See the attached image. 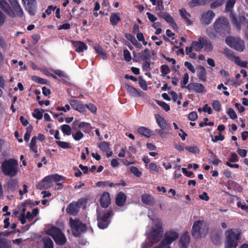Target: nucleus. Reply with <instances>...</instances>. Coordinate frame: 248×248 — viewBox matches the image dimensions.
<instances>
[{"label":"nucleus","mask_w":248,"mask_h":248,"mask_svg":"<svg viewBox=\"0 0 248 248\" xmlns=\"http://www.w3.org/2000/svg\"><path fill=\"white\" fill-rule=\"evenodd\" d=\"M198 118L197 114L196 112L192 111L188 115V119L191 121H195Z\"/></svg>","instance_id":"nucleus-64"},{"label":"nucleus","mask_w":248,"mask_h":248,"mask_svg":"<svg viewBox=\"0 0 248 248\" xmlns=\"http://www.w3.org/2000/svg\"><path fill=\"white\" fill-rule=\"evenodd\" d=\"M226 0V11H231L235 3L236 0Z\"/></svg>","instance_id":"nucleus-42"},{"label":"nucleus","mask_w":248,"mask_h":248,"mask_svg":"<svg viewBox=\"0 0 248 248\" xmlns=\"http://www.w3.org/2000/svg\"><path fill=\"white\" fill-rule=\"evenodd\" d=\"M71 42L75 46V50L77 52L80 53L87 49V45L82 42L72 41Z\"/></svg>","instance_id":"nucleus-21"},{"label":"nucleus","mask_w":248,"mask_h":248,"mask_svg":"<svg viewBox=\"0 0 248 248\" xmlns=\"http://www.w3.org/2000/svg\"><path fill=\"white\" fill-rule=\"evenodd\" d=\"M203 41H204V38L200 37L198 41H194L192 43V47L196 51L201 50L203 48Z\"/></svg>","instance_id":"nucleus-28"},{"label":"nucleus","mask_w":248,"mask_h":248,"mask_svg":"<svg viewBox=\"0 0 248 248\" xmlns=\"http://www.w3.org/2000/svg\"><path fill=\"white\" fill-rule=\"evenodd\" d=\"M190 238L187 232L184 233L180 237L179 240V245L181 248H186V246L189 244Z\"/></svg>","instance_id":"nucleus-22"},{"label":"nucleus","mask_w":248,"mask_h":248,"mask_svg":"<svg viewBox=\"0 0 248 248\" xmlns=\"http://www.w3.org/2000/svg\"><path fill=\"white\" fill-rule=\"evenodd\" d=\"M44 112V111L42 109H35L32 113V115L37 119L40 120L43 117Z\"/></svg>","instance_id":"nucleus-41"},{"label":"nucleus","mask_w":248,"mask_h":248,"mask_svg":"<svg viewBox=\"0 0 248 248\" xmlns=\"http://www.w3.org/2000/svg\"><path fill=\"white\" fill-rule=\"evenodd\" d=\"M12 7L13 8L12 10H13L15 15L14 17L18 16L21 17L23 16V11L19 3H17Z\"/></svg>","instance_id":"nucleus-29"},{"label":"nucleus","mask_w":248,"mask_h":248,"mask_svg":"<svg viewBox=\"0 0 248 248\" xmlns=\"http://www.w3.org/2000/svg\"><path fill=\"white\" fill-rule=\"evenodd\" d=\"M69 223L73 233L76 236H78L86 230V226L78 219L74 220L70 218Z\"/></svg>","instance_id":"nucleus-10"},{"label":"nucleus","mask_w":248,"mask_h":248,"mask_svg":"<svg viewBox=\"0 0 248 248\" xmlns=\"http://www.w3.org/2000/svg\"><path fill=\"white\" fill-rule=\"evenodd\" d=\"M224 139V136H223L221 133H219L218 136H216L214 138H212L211 140L214 142H216L219 140H222Z\"/></svg>","instance_id":"nucleus-62"},{"label":"nucleus","mask_w":248,"mask_h":248,"mask_svg":"<svg viewBox=\"0 0 248 248\" xmlns=\"http://www.w3.org/2000/svg\"><path fill=\"white\" fill-rule=\"evenodd\" d=\"M46 233L51 236L55 243L59 245H63L66 241V238L61 230L55 227L45 228Z\"/></svg>","instance_id":"nucleus-7"},{"label":"nucleus","mask_w":248,"mask_h":248,"mask_svg":"<svg viewBox=\"0 0 248 248\" xmlns=\"http://www.w3.org/2000/svg\"><path fill=\"white\" fill-rule=\"evenodd\" d=\"M179 11L181 16L184 19L186 24L187 25H191L192 24V22L190 19L191 17L190 14L184 8L180 9Z\"/></svg>","instance_id":"nucleus-20"},{"label":"nucleus","mask_w":248,"mask_h":248,"mask_svg":"<svg viewBox=\"0 0 248 248\" xmlns=\"http://www.w3.org/2000/svg\"><path fill=\"white\" fill-rule=\"evenodd\" d=\"M203 225V221L202 220L195 221L192 228L193 235L199 236L202 234V227Z\"/></svg>","instance_id":"nucleus-13"},{"label":"nucleus","mask_w":248,"mask_h":248,"mask_svg":"<svg viewBox=\"0 0 248 248\" xmlns=\"http://www.w3.org/2000/svg\"><path fill=\"white\" fill-rule=\"evenodd\" d=\"M120 20L119 13L112 14L110 16V22L113 25H116Z\"/></svg>","instance_id":"nucleus-35"},{"label":"nucleus","mask_w":248,"mask_h":248,"mask_svg":"<svg viewBox=\"0 0 248 248\" xmlns=\"http://www.w3.org/2000/svg\"><path fill=\"white\" fill-rule=\"evenodd\" d=\"M54 73L60 78H67V75L63 71H62V70H55L54 71Z\"/></svg>","instance_id":"nucleus-53"},{"label":"nucleus","mask_w":248,"mask_h":248,"mask_svg":"<svg viewBox=\"0 0 248 248\" xmlns=\"http://www.w3.org/2000/svg\"><path fill=\"white\" fill-rule=\"evenodd\" d=\"M214 32L207 29L206 32L211 38H214L217 34L222 35L229 32L231 28L227 18L221 17L217 19L214 23Z\"/></svg>","instance_id":"nucleus-2"},{"label":"nucleus","mask_w":248,"mask_h":248,"mask_svg":"<svg viewBox=\"0 0 248 248\" xmlns=\"http://www.w3.org/2000/svg\"><path fill=\"white\" fill-rule=\"evenodd\" d=\"M225 248H236L241 236L239 231L236 229H230L225 232Z\"/></svg>","instance_id":"nucleus-4"},{"label":"nucleus","mask_w":248,"mask_h":248,"mask_svg":"<svg viewBox=\"0 0 248 248\" xmlns=\"http://www.w3.org/2000/svg\"><path fill=\"white\" fill-rule=\"evenodd\" d=\"M161 73L162 74L165 75L170 72V70L167 65H163L161 67Z\"/></svg>","instance_id":"nucleus-59"},{"label":"nucleus","mask_w":248,"mask_h":248,"mask_svg":"<svg viewBox=\"0 0 248 248\" xmlns=\"http://www.w3.org/2000/svg\"><path fill=\"white\" fill-rule=\"evenodd\" d=\"M142 69L144 71H149L150 70V63L149 62H144L142 64Z\"/></svg>","instance_id":"nucleus-63"},{"label":"nucleus","mask_w":248,"mask_h":248,"mask_svg":"<svg viewBox=\"0 0 248 248\" xmlns=\"http://www.w3.org/2000/svg\"><path fill=\"white\" fill-rule=\"evenodd\" d=\"M37 137H33L31 140L30 144V150L34 152L36 155L38 154L37 147L36 146Z\"/></svg>","instance_id":"nucleus-32"},{"label":"nucleus","mask_w":248,"mask_h":248,"mask_svg":"<svg viewBox=\"0 0 248 248\" xmlns=\"http://www.w3.org/2000/svg\"><path fill=\"white\" fill-rule=\"evenodd\" d=\"M69 103L74 109L80 112L85 111V108L80 101L75 99H71L69 101Z\"/></svg>","instance_id":"nucleus-15"},{"label":"nucleus","mask_w":248,"mask_h":248,"mask_svg":"<svg viewBox=\"0 0 248 248\" xmlns=\"http://www.w3.org/2000/svg\"><path fill=\"white\" fill-rule=\"evenodd\" d=\"M73 137L76 140H79L83 137V134L80 131H78L73 135Z\"/></svg>","instance_id":"nucleus-58"},{"label":"nucleus","mask_w":248,"mask_h":248,"mask_svg":"<svg viewBox=\"0 0 248 248\" xmlns=\"http://www.w3.org/2000/svg\"><path fill=\"white\" fill-rule=\"evenodd\" d=\"M155 116L158 125L162 130H169L170 128V124H168L166 121L159 114H155Z\"/></svg>","instance_id":"nucleus-16"},{"label":"nucleus","mask_w":248,"mask_h":248,"mask_svg":"<svg viewBox=\"0 0 248 248\" xmlns=\"http://www.w3.org/2000/svg\"><path fill=\"white\" fill-rule=\"evenodd\" d=\"M228 115L232 119H235L237 118V115L235 112L234 110L232 108H230L227 112Z\"/></svg>","instance_id":"nucleus-57"},{"label":"nucleus","mask_w":248,"mask_h":248,"mask_svg":"<svg viewBox=\"0 0 248 248\" xmlns=\"http://www.w3.org/2000/svg\"><path fill=\"white\" fill-rule=\"evenodd\" d=\"M212 105L215 110L219 111L221 109V105L220 102L217 100H214L212 102Z\"/></svg>","instance_id":"nucleus-50"},{"label":"nucleus","mask_w":248,"mask_h":248,"mask_svg":"<svg viewBox=\"0 0 248 248\" xmlns=\"http://www.w3.org/2000/svg\"><path fill=\"white\" fill-rule=\"evenodd\" d=\"M139 84L140 87L144 91L148 89V86L146 81L143 79H140L139 80Z\"/></svg>","instance_id":"nucleus-60"},{"label":"nucleus","mask_w":248,"mask_h":248,"mask_svg":"<svg viewBox=\"0 0 248 248\" xmlns=\"http://www.w3.org/2000/svg\"><path fill=\"white\" fill-rule=\"evenodd\" d=\"M1 170L5 175L15 177L18 172V161L15 159L4 160L1 164Z\"/></svg>","instance_id":"nucleus-3"},{"label":"nucleus","mask_w":248,"mask_h":248,"mask_svg":"<svg viewBox=\"0 0 248 248\" xmlns=\"http://www.w3.org/2000/svg\"><path fill=\"white\" fill-rule=\"evenodd\" d=\"M25 9L31 15H34L37 9V2L36 0H22Z\"/></svg>","instance_id":"nucleus-11"},{"label":"nucleus","mask_w":248,"mask_h":248,"mask_svg":"<svg viewBox=\"0 0 248 248\" xmlns=\"http://www.w3.org/2000/svg\"><path fill=\"white\" fill-rule=\"evenodd\" d=\"M149 217L151 219L152 227L147 232L148 241L152 244L158 242L162 235L163 229L161 219L156 217H152L148 215Z\"/></svg>","instance_id":"nucleus-1"},{"label":"nucleus","mask_w":248,"mask_h":248,"mask_svg":"<svg viewBox=\"0 0 248 248\" xmlns=\"http://www.w3.org/2000/svg\"><path fill=\"white\" fill-rule=\"evenodd\" d=\"M125 37L127 40L130 41L133 45L138 46V42L134 36L130 33H126Z\"/></svg>","instance_id":"nucleus-44"},{"label":"nucleus","mask_w":248,"mask_h":248,"mask_svg":"<svg viewBox=\"0 0 248 248\" xmlns=\"http://www.w3.org/2000/svg\"><path fill=\"white\" fill-rule=\"evenodd\" d=\"M203 48L206 51H211L213 49V46L211 42L206 38H204V41L202 43Z\"/></svg>","instance_id":"nucleus-36"},{"label":"nucleus","mask_w":248,"mask_h":248,"mask_svg":"<svg viewBox=\"0 0 248 248\" xmlns=\"http://www.w3.org/2000/svg\"><path fill=\"white\" fill-rule=\"evenodd\" d=\"M32 130V127L31 125L27 127L26 132L24 135V139L26 141H28L31 135V132Z\"/></svg>","instance_id":"nucleus-46"},{"label":"nucleus","mask_w":248,"mask_h":248,"mask_svg":"<svg viewBox=\"0 0 248 248\" xmlns=\"http://www.w3.org/2000/svg\"><path fill=\"white\" fill-rule=\"evenodd\" d=\"M112 215V211L111 210L102 212H98L97 219L99 228L102 229L106 228L109 224L107 219Z\"/></svg>","instance_id":"nucleus-9"},{"label":"nucleus","mask_w":248,"mask_h":248,"mask_svg":"<svg viewBox=\"0 0 248 248\" xmlns=\"http://www.w3.org/2000/svg\"><path fill=\"white\" fill-rule=\"evenodd\" d=\"M205 2V0H191L189 3L191 6L195 7L203 4Z\"/></svg>","instance_id":"nucleus-47"},{"label":"nucleus","mask_w":248,"mask_h":248,"mask_svg":"<svg viewBox=\"0 0 248 248\" xmlns=\"http://www.w3.org/2000/svg\"><path fill=\"white\" fill-rule=\"evenodd\" d=\"M148 169L152 172H159L161 168L158 166L155 163L152 162L148 165Z\"/></svg>","instance_id":"nucleus-40"},{"label":"nucleus","mask_w":248,"mask_h":248,"mask_svg":"<svg viewBox=\"0 0 248 248\" xmlns=\"http://www.w3.org/2000/svg\"><path fill=\"white\" fill-rule=\"evenodd\" d=\"M38 212V209L37 208L34 209L31 212H27V215L25 216V219L27 218L29 221H31L34 217L37 216Z\"/></svg>","instance_id":"nucleus-33"},{"label":"nucleus","mask_w":248,"mask_h":248,"mask_svg":"<svg viewBox=\"0 0 248 248\" xmlns=\"http://www.w3.org/2000/svg\"><path fill=\"white\" fill-rule=\"evenodd\" d=\"M126 197L123 192H120L117 195L116 198V203L119 206H124L126 201Z\"/></svg>","instance_id":"nucleus-26"},{"label":"nucleus","mask_w":248,"mask_h":248,"mask_svg":"<svg viewBox=\"0 0 248 248\" xmlns=\"http://www.w3.org/2000/svg\"><path fill=\"white\" fill-rule=\"evenodd\" d=\"M53 181L50 175L44 178L42 181L38 184L37 187L40 189H47L52 186Z\"/></svg>","instance_id":"nucleus-18"},{"label":"nucleus","mask_w":248,"mask_h":248,"mask_svg":"<svg viewBox=\"0 0 248 248\" xmlns=\"http://www.w3.org/2000/svg\"><path fill=\"white\" fill-rule=\"evenodd\" d=\"M179 237V233L177 231L172 229L167 231L164 234L163 240L155 248H170V245Z\"/></svg>","instance_id":"nucleus-5"},{"label":"nucleus","mask_w":248,"mask_h":248,"mask_svg":"<svg viewBox=\"0 0 248 248\" xmlns=\"http://www.w3.org/2000/svg\"><path fill=\"white\" fill-rule=\"evenodd\" d=\"M46 233L51 236L55 243L59 245H63L66 241V238L61 230L55 227L45 228Z\"/></svg>","instance_id":"nucleus-6"},{"label":"nucleus","mask_w":248,"mask_h":248,"mask_svg":"<svg viewBox=\"0 0 248 248\" xmlns=\"http://www.w3.org/2000/svg\"><path fill=\"white\" fill-rule=\"evenodd\" d=\"M0 8L8 16L14 17L15 13L5 0H0Z\"/></svg>","instance_id":"nucleus-14"},{"label":"nucleus","mask_w":248,"mask_h":248,"mask_svg":"<svg viewBox=\"0 0 248 248\" xmlns=\"http://www.w3.org/2000/svg\"><path fill=\"white\" fill-rule=\"evenodd\" d=\"M78 203H70L66 209V211L67 213L71 215H75L78 212L79 205Z\"/></svg>","instance_id":"nucleus-25"},{"label":"nucleus","mask_w":248,"mask_h":248,"mask_svg":"<svg viewBox=\"0 0 248 248\" xmlns=\"http://www.w3.org/2000/svg\"><path fill=\"white\" fill-rule=\"evenodd\" d=\"M45 248H53L52 240L48 237H45L43 239Z\"/></svg>","instance_id":"nucleus-39"},{"label":"nucleus","mask_w":248,"mask_h":248,"mask_svg":"<svg viewBox=\"0 0 248 248\" xmlns=\"http://www.w3.org/2000/svg\"><path fill=\"white\" fill-rule=\"evenodd\" d=\"M130 170L133 174L137 177H140L141 175V172L136 167L132 166L130 167Z\"/></svg>","instance_id":"nucleus-52"},{"label":"nucleus","mask_w":248,"mask_h":248,"mask_svg":"<svg viewBox=\"0 0 248 248\" xmlns=\"http://www.w3.org/2000/svg\"><path fill=\"white\" fill-rule=\"evenodd\" d=\"M184 65L192 73H195V69L194 66L189 62H185Z\"/></svg>","instance_id":"nucleus-56"},{"label":"nucleus","mask_w":248,"mask_h":248,"mask_svg":"<svg viewBox=\"0 0 248 248\" xmlns=\"http://www.w3.org/2000/svg\"><path fill=\"white\" fill-rule=\"evenodd\" d=\"M199 69L200 71L198 74V77L200 80L203 81H205L206 78V71L205 69L202 66H199Z\"/></svg>","instance_id":"nucleus-38"},{"label":"nucleus","mask_w":248,"mask_h":248,"mask_svg":"<svg viewBox=\"0 0 248 248\" xmlns=\"http://www.w3.org/2000/svg\"><path fill=\"white\" fill-rule=\"evenodd\" d=\"M214 16L215 14L212 11H207V12L202 14L201 21L203 24L208 25L210 23Z\"/></svg>","instance_id":"nucleus-17"},{"label":"nucleus","mask_w":248,"mask_h":248,"mask_svg":"<svg viewBox=\"0 0 248 248\" xmlns=\"http://www.w3.org/2000/svg\"><path fill=\"white\" fill-rule=\"evenodd\" d=\"M185 87L187 88L189 91H193L197 93H202L205 92L204 86L202 84L197 82H191L187 86H185Z\"/></svg>","instance_id":"nucleus-12"},{"label":"nucleus","mask_w":248,"mask_h":248,"mask_svg":"<svg viewBox=\"0 0 248 248\" xmlns=\"http://www.w3.org/2000/svg\"><path fill=\"white\" fill-rule=\"evenodd\" d=\"M188 80H189L188 74V73H186L184 75V77L183 78V80L181 81V84H183L182 88H184V87L186 88L185 86H185L186 84H187V83L188 82Z\"/></svg>","instance_id":"nucleus-54"},{"label":"nucleus","mask_w":248,"mask_h":248,"mask_svg":"<svg viewBox=\"0 0 248 248\" xmlns=\"http://www.w3.org/2000/svg\"><path fill=\"white\" fill-rule=\"evenodd\" d=\"M158 15L159 16L163 17L167 22L171 24V26L173 28L176 27V24H175L174 19L169 14L167 13L160 12L158 14Z\"/></svg>","instance_id":"nucleus-27"},{"label":"nucleus","mask_w":248,"mask_h":248,"mask_svg":"<svg viewBox=\"0 0 248 248\" xmlns=\"http://www.w3.org/2000/svg\"><path fill=\"white\" fill-rule=\"evenodd\" d=\"M18 187V182L15 179L10 180L7 185V190L9 192H12L16 190Z\"/></svg>","instance_id":"nucleus-30"},{"label":"nucleus","mask_w":248,"mask_h":248,"mask_svg":"<svg viewBox=\"0 0 248 248\" xmlns=\"http://www.w3.org/2000/svg\"><path fill=\"white\" fill-rule=\"evenodd\" d=\"M142 202L145 204L152 205L155 203V199L151 195L144 194L141 196Z\"/></svg>","instance_id":"nucleus-23"},{"label":"nucleus","mask_w":248,"mask_h":248,"mask_svg":"<svg viewBox=\"0 0 248 248\" xmlns=\"http://www.w3.org/2000/svg\"><path fill=\"white\" fill-rule=\"evenodd\" d=\"M153 27L156 30L155 34H159L161 32V24L159 22L154 23L152 25Z\"/></svg>","instance_id":"nucleus-49"},{"label":"nucleus","mask_w":248,"mask_h":248,"mask_svg":"<svg viewBox=\"0 0 248 248\" xmlns=\"http://www.w3.org/2000/svg\"><path fill=\"white\" fill-rule=\"evenodd\" d=\"M109 146V144L106 141L101 142L98 144L99 149L104 152L110 149Z\"/></svg>","instance_id":"nucleus-43"},{"label":"nucleus","mask_w":248,"mask_h":248,"mask_svg":"<svg viewBox=\"0 0 248 248\" xmlns=\"http://www.w3.org/2000/svg\"><path fill=\"white\" fill-rule=\"evenodd\" d=\"M157 104L161 106L164 110L166 111H168L170 109V107L168 104L166 103L165 102L161 101H156Z\"/></svg>","instance_id":"nucleus-51"},{"label":"nucleus","mask_w":248,"mask_h":248,"mask_svg":"<svg viewBox=\"0 0 248 248\" xmlns=\"http://www.w3.org/2000/svg\"><path fill=\"white\" fill-rule=\"evenodd\" d=\"M138 131L139 134L147 137H149L151 135V131L145 127H140L138 128Z\"/></svg>","instance_id":"nucleus-37"},{"label":"nucleus","mask_w":248,"mask_h":248,"mask_svg":"<svg viewBox=\"0 0 248 248\" xmlns=\"http://www.w3.org/2000/svg\"><path fill=\"white\" fill-rule=\"evenodd\" d=\"M125 90L127 91V92L131 95L137 96L140 95V93L139 91L135 89V88L128 85H126L125 86Z\"/></svg>","instance_id":"nucleus-31"},{"label":"nucleus","mask_w":248,"mask_h":248,"mask_svg":"<svg viewBox=\"0 0 248 248\" xmlns=\"http://www.w3.org/2000/svg\"><path fill=\"white\" fill-rule=\"evenodd\" d=\"M56 143L60 147L63 149H68L71 147L70 144L65 141L57 140L56 141Z\"/></svg>","instance_id":"nucleus-48"},{"label":"nucleus","mask_w":248,"mask_h":248,"mask_svg":"<svg viewBox=\"0 0 248 248\" xmlns=\"http://www.w3.org/2000/svg\"><path fill=\"white\" fill-rule=\"evenodd\" d=\"M154 51H151L149 49H145L144 50L140 52L139 54V57L142 60H148L151 58L152 55H154Z\"/></svg>","instance_id":"nucleus-24"},{"label":"nucleus","mask_w":248,"mask_h":248,"mask_svg":"<svg viewBox=\"0 0 248 248\" xmlns=\"http://www.w3.org/2000/svg\"><path fill=\"white\" fill-rule=\"evenodd\" d=\"M52 180L53 181V182L54 181H60L63 179V177L60 176L58 174H53L50 175Z\"/></svg>","instance_id":"nucleus-61"},{"label":"nucleus","mask_w":248,"mask_h":248,"mask_svg":"<svg viewBox=\"0 0 248 248\" xmlns=\"http://www.w3.org/2000/svg\"><path fill=\"white\" fill-rule=\"evenodd\" d=\"M124 56L125 61L129 62L131 60V57L130 52L127 49L124 50Z\"/></svg>","instance_id":"nucleus-55"},{"label":"nucleus","mask_w":248,"mask_h":248,"mask_svg":"<svg viewBox=\"0 0 248 248\" xmlns=\"http://www.w3.org/2000/svg\"><path fill=\"white\" fill-rule=\"evenodd\" d=\"M100 204L103 208H107L110 203V198L108 193L105 192L101 197Z\"/></svg>","instance_id":"nucleus-19"},{"label":"nucleus","mask_w":248,"mask_h":248,"mask_svg":"<svg viewBox=\"0 0 248 248\" xmlns=\"http://www.w3.org/2000/svg\"><path fill=\"white\" fill-rule=\"evenodd\" d=\"M226 43L230 47L239 52H242L245 49L243 41L238 38L232 36L228 37L225 39Z\"/></svg>","instance_id":"nucleus-8"},{"label":"nucleus","mask_w":248,"mask_h":248,"mask_svg":"<svg viewBox=\"0 0 248 248\" xmlns=\"http://www.w3.org/2000/svg\"><path fill=\"white\" fill-rule=\"evenodd\" d=\"M62 132L66 135H70L71 134V128L68 124H63L61 126Z\"/></svg>","instance_id":"nucleus-45"},{"label":"nucleus","mask_w":248,"mask_h":248,"mask_svg":"<svg viewBox=\"0 0 248 248\" xmlns=\"http://www.w3.org/2000/svg\"><path fill=\"white\" fill-rule=\"evenodd\" d=\"M94 49H95L96 52L101 56L102 58L104 60L107 59V55L105 52L103 51L102 48L98 45H95L94 46Z\"/></svg>","instance_id":"nucleus-34"}]
</instances>
